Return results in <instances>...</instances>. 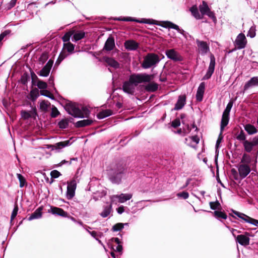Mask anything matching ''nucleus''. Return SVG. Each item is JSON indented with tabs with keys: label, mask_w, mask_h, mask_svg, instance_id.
I'll list each match as a JSON object with an SVG mask.
<instances>
[{
	"label": "nucleus",
	"mask_w": 258,
	"mask_h": 258,
	"mask_svg": "<svg viewBox=\"0 0 258 258\" xmlns=\"http://www.w3.org/2000/svg\"><path fill=\"white\" fill-rule=\"evenodd\" d=\"M158 85L154 82L149 83L145 86V89L148 92H153L157 90Z\"/></svg>",
	"instance_id": "473e14b6"
},
{
	"label": "nucleus",
	"mask_w": 258,
	"mask_h": 258,
	"mask_svg": "<svg viewBox=\"0 0 258 258\" xmlns=\"http://www.w3.org/2000/svg\"><path fill=\"white\" fill-rule=\"evenodd\" d=\"M117 212L119 214H121L124 211V207L123 206H121L120 207H119L117 209Z\"/></svg>",
	"instance_id": "338daca9"
},
{
	"label": "nucleus",
	"mask_w": 258,
	"mask_h": 258,
	"mask_svg": "<svg viewBox=\"0 0 258 258\" xmlns=\"http://www.w3.org/2000/svg\"><path fill=\"white\" fill-rule=\"evenodd\" d=\"M189 11L191 12L192 16L197 20H200L203 18L202 15L200 14L196 5L192 6L190 8Z\"/></svg>",
	"instance_id": "bb28decb"
},
{
	"label": "nucleus",
	"mask_w": 258,
	"mask_h": 258,
	"mask_svg": "<svg viewBox=\"0 0 258 258\" xmlns=\"http://www.w3.org/2000/svg\"><path fill=\"white\" fill-rule=\"evenodd\" d=\"M40 94L42 96H46L50 99H54L53 95L48 91L46 89L40 90Z\"/></svg>",
	"instance_id": "c03bdc74"
},
{
	"label": "nucleus",
	"mask_w": 258,
	"mask_h": 258,
	"mask_svg": "<svg viewBox=\"0 0 258 258\" xmlns=\"http://www.w3.org/2000/svg\"><path fill=\"white\" fill-rule=\"evenodd\" d=\"M125 48L128 50H135L138 49L139 44L133 40H127L124 44Z\"/></svg>",
	"instance_id": "5701e85b"
},
{
	"label": "nucleus",
	"mask_w": 258,
	"mask_h": 258,
	"mask_svg": "<svg viewBox=\"0 0 258 258\" xmlns=\"http://www.w3.org/2000/svg\"><path fill=\"white\" fill-rule=\"evenodd\" d=\"M243 146L245 150L247 152H250L252 150L254 144L252 142H250L248 141H245L243 143Z\"/></svg>",
	"instance_id": "e433bc0d"
},
{
	"label": "nucleus",
	"mask_w": 258,
	"mask_h": 258,
	"mask_svg": "<svg viewBox=\"0 0 258 258\" xmlns=\"http://www.w3.org/2000/svg\"><path fill=\"white\" fill-rule=\"evenodd\" d=\"M53 63V61L52 60H49L38 74L41 77H47L50 73Z\"/></svg>",
	"instance_id": "4468645a"
},
{
	"label": "nucleus",
	"mask_w": 258,
	"mask_h": 258,
	"mask_svg": "<svg viewBox=\"0 0 258 258\" xmlns=\"http://www.w3.org/2000/svg\"><path fill=\"white\" fill-rule=\"evenodd\" d=\"M232 105L233 103L232 102H229L227 105L225 109L223 114L229 115V113L232 107Z\"/></svg>",
	"instance_id": "09e8293b"
},
{
	"label": "nucleus",
	"mask_w": 258,
	"mask_h": 258,
	"mask_svg": "<svg viewBox=\"0 0 258 258\" xmlns=\"http://www.w3.org/2000/svg\"><path fill=\"white\" fill-rule=\"evenodd\" d=\"M118 21H123L126 22H136L139 23L149 24H156L155 21L153 19H142L141 20L136 19L132 17H123L118 18L115 19Z\"/></svg>",
	"instance_id": "6e6552de"
},
{
	"label": "nucleus",
	"mask_w": 258,
	"mask_h": 258,
	"mask_svg": "<svg viewBox=\"0 0 258 258\" xmlns=\"http://www.w3.org/2000/svg\"><path fill=\"white\" fill-rule=\"evenodd\" d=\"M190 139L191 140L192 142L195 143L196 144H198L199 143V138L196 135L191 136V137H190Z\"/></svg>",
	"instance_id": "e2e57ef3"
},
{
	"label": "nucleus",
	"mask_w": 258,
	"mask_h": 258,
	"mask_svg": "<svg viewBox=\"0 0 258 258\" xmlns=\"http://www.w3.org/2000/svg\"><path fill=\"white\" fill-rule=\"evenodd\" d=\"M31 76L32 79V82L33 85L35 84V81L36 80L37 81L39 80L36 75L33 72H31Z\"/></svg>",
	"instance_id": "680f3d73"
},
{
	"label": "nucleus",
	"mask_w": 258,
	"mask_h": 258,
	"mask_svg": "<svg viewBox=\"0 0 258 258\" xmlns=\"http://www.w3.org/2000/svg\"><path fill=\"white\" fill-rule=\"evenodd\" d=\"M66 109L70 114L74 117L84 118L88 117L90 114V111L87 107H83L81 109H80L75 105L72 103L67 104Z\"/></svg>",
	"instance_id": "7ed1b4c3"
},
{
	"label": "nucleus",
	"mask_w": 258,
	"mask_h": 258,
	"mask_svg": "<svg viewBox=\"0 0 258 258\" xmlns=\"http://www.w3.org/2000/svg\"><path fill=\"white\" fill-rule=\"evenodd\" d=\"M34 85H36L39 89H41V90L46 89L47 87V83L40 80H38L37 81V83Z\"/></svg>",
	"instance_id": "4c0bfd02"
},
{
	"label": "nucleus",
	"mask_w": 258,
	"mask_h": 258,
	"mask_svg": "<svg viewBox=\"0 0 258 258\" xmlns=\"http://www.w3.org/2000/svg\"><path fill=\"white\" fill-rule=\"evenodd\" d=\"M59 114V111L55 107H53L52 108V111L51 113V116L52 117H56Z\"/></svg>",
	"instance_id": "bf43d9fd"
},
{
	"label": "nucleus",
	"mask_w": 258,
	"mask_h": 258,
	"mask_svg": "<svg viewBox=\"0 0 258 258\" xmlns=\"http://www.w3.org/2000/svg\"><path fill=\"white\" fill-rule=\"evenodd\" d=\"M133 197L131 194H121L120 195H113L112 196V200L117 199L118 202L120 203H123L126 201L130 200Z\"/></svg>",
	"instance_id": "a211bd4d"
},
{
	"label": "nucleus",
	"mask_w": 258,
	"mask_h": 258,
	"mask_svg": "<svg viewBox=\"0 0 258 258\" xmlns=\"http://www.w3.org/2000/svg\"><path fill=\"white\" fill-rule=\"evenodd\" d=\"M75 45L71 42L64 43L63 48L62 51L60 52L57 61H61L64 59L68 54H67L66 52H68L69 54H72L74 52Z\"/></svg>",
	"instance_id": "39448f33"
},
{
	"label": "nucleus",
	"mask_w": 258,
	"mask_h": 258,
	"mask_svg": "<svg viewBox=\"0 0 258 258\" xmlns=\"http://www.w3.org/2000/svg\"><path fill=\"white\" fill-rule=\"evenodd\" d=\"M127 223H118L116 224H115L112 228V230L113 231H119L122 230L124 228V225H127Z\"/></svg>",
	"instance_id": "58836bf2"
},
{
	"label": "nucleus",
	"mask_w": 258,
	"mask_h": 258,
	"mask_svg": "<svg viewBox=\"0 0 258 258\" xmlns=\"http://www.w3.org/2000/svg\"><path fill=\"white\" fill-rule=\"evenodd\" d=\"M76 187V181L75 180L68 183L66 197L68 200L72 199L75 196Z\"/></svg>",
	"instance_id": "9b49d317"
},
{
	"label": "nucleus",
	"mask_w": 258,
	"mask_h": 258,
	"mask_svg": "<svg viewBox=\"0 0 258 258\" xmlns=\"http://www.w3.org/2000/svg\"><path fill=\"white\" fill-rule=\"evenodd\" d=\"M229 120V115L223 114L220 124V131L222 134L225 127L228 124Z\"/></svg>",
	"instance_id": "cd10ccee"
},
{
	"label": "nucleus",
	"mask_w": 258,
	"mask_h": 258,
	"mask_svg": "<svg viewBox=\"0 0 258 258\" xmlns=\"http://www.w3.org/2000/svg\"><path fill=\"white\" fill-rule=\"evenodd\" d=\"M222 139H223V137L222 136V134H221V133H220V135L218 137V139H217V140L216 141V152L217 151L219 147V145L221 143Z\"/></svg>",
	"instance_id": "052dcab7"
},
{
	"label": "nucleus",
	"mask_w": 258,
	"mask_h": 258,
	"mask_svg": "<svg viewBox=\"0 0 258 258\" xmlns=\"http://www.w3.org/2000/svg\"><path fill=\"white\" fill-rule=\"evenodd\" d=\"M210 206L211 209L216 210L219 209V207L220 206V204L217 201L215 202H211L210 203Z\"/></svg>",
	"instance_id": "3c124183"
},
{
	"label": "nucleus",
	"mask_w": 258,
	"mask_h": 258,
	"mask_svg": "<svg viewBox=\"0 0 258 258\" xmlns=\"http://www.w3.org/2000/svg\"><path fill=\"white\" fill-rule=\"evenodd\" d=\"M115 47L114 39L113 37H109L105 42L103 49L106 51H111Z\"/></svg>",
	"instance_id": "b1692460"
},
{
	"label": "nucleus",
	"mask_w": 258,
	"mask_h": 258,
	"mask_svg": "<svg viewBox=\"0 0 258 258\" xmlns=\"http://www.w3.org/2000/svg\"><path fill=\"white\" fill-rule=\"evenodd\" d=\"M153 79V75H149L146 73L132 74L130 76L128 80L123 83L122 89L124 92L127 94H133L135 87L139 84L149 83Z\"/></svg>",
	"instance_id": "f257e3e1"
},
{
	"label": "nucleus",
	"mask_w": 258,
	"mask_h": 258,
	"mask_svg": "<svg viewBox=\"0 0 258 258\" xmlns=\"http://www.w3.org/2000/svg\"><path fill=\"white\" fill-rule=\"evenodd\" d=\"M215 66V58L213 54L210 55V62L206 75L203 77V80H206L210 79L213 74Z\"/></svg>",
	"instance_id": "f8f14e48"
},
{
	"label": "nucleus",
	"mask_w": 258,
	"mask_h": 258,
	"mask_svg": "<svg viewBox=\"0 0 258 258\" xmlns=\"http://www.w3.org/2000/svg\"><path fill=\"white\" fill-rule=\"evenodd\" d=\"M248 37H250V38H253L255 36V27L251 26L247 34Z\"/></svg>",
	"instance_id": "de8ad7c7"
},
{
	"label": "nucleus",
	"mask_w": 258,
	"mask_h": 258,
	"mask_svg": "<svg viewBox=\"0 0 258 258\" xmlns=\"http://www.w3.org/2000/svg\"><path fill=\"white\" fill-rule=\"evenodd\" d=\"M39 96V91L37 88H34L30 91L29 93V99L32 101H35Z\"/></svg>",
	"instance_id": "c9c22d12"
},
{
	"label": "nucleus",
	"mask_w": 258,
	"mask_h": 258,
	"mask_svg": "<svg viewBox=\"0 0 258 258\" xmlns=\"http://www.w3.org/2000/svg\"><path fill=\"white\" fill-rule=\"evenodd\" d=\"M112 114V111L110 109L103 110L97 114L98 119H103Z\"/></svg>",
	"instance_id": "c85d7f7f"
},
{
	"label": "nucleus",
	"mask_w": 258,
	"mask_h": 258,
	"mask_svg": "<svg viewBox=\"0 0 258 258\" xmlns=\"http://www.w3.org/2000/svg\"><path fill=\"white\" fill-rule=\"evenodd\" d=\"M85 35V33L83 31H78L76 32L72 37V41L77 42L83 39Z\"/></svg>",
	"instance_id": "2f4dec72"
},
{
	"label": "nucleus",
	"mask_w": 258,
	"mask_h": 258,
	"mask_svg": "<svg viewBox=\"0 0 258 258\" xmlns=\"http://www.w3.org/2000/svg\"><path fill=\"white\" fill-rule=\"evenodd\" d=\"M17 1V0H11L10 1L9 6L11 8L14 7L15 6Z\"/></svg>",
	"instance_id": "774afa93"
},
{
	"label": "nucleus",
	"mask_w": 258,
	"mask_h": 258,
	"mask_svg": "<svg viewBox=\"0 0 258 258\" xmlns=\"http://www.w3.org/2000/svg\"><path fill=\"white\" fill-rule=\"evenodd\" d=\"M113 249H114V250L120 252H121L122 250V246L121 244H117V246H116L115 248H113Z\"/></svg>",
	"instance_id": "69168bd1"
},
{
	"label": "nucleus",
	"mask_w": 258,
	"mask_h": 258,
	"mask_svg": "<svg viewBox=\"0 0 258 258\" xmlns=\"http://www.w3.org/2000/svg\"><path fill=\"white\" fill-rule=\"evenodd\" d=\"M205 90V83L202 82L197 90L196 94V99L198 101L201 102L203 100V96Z\"/></svg>",
	"instance_id": "412c9836"
},
{
	"label": "nucleus",
	"mask_w": 258,
	"mask_h": 258,
	"mask_svg": "<svg viewBox=\"0 0 258 258\" xmlns=\"http://www.w3.org/2000/svg\"><path fill=\"white\" fill-rule=\"evenodd\" d=\"M112 211V205L111 204L103 206V211L100 213V215L103 218H106L109 215Z\"/></svg>",
	"instance_id": "c756f323"
},
{
	"label": "nucleus",
	"mask_w": 258,
	"mask_h": 258,
	"mask_svg": "<svg viewBox=\"0 0 258 258\" xmlns=\"http://www.w3.org/2000/svg\"><path fill=\"white\" fill-rule=\"evenodd\" d=\"M250 159L249 156L246 154H244L242 156V158L241 159V162L242 163H248L250 162Z\"/></svg>",
	"instance_id": "5fc2aeb1"
},
{
	"label": "nucleus",
	"mask_w": 258,
	"mask_h": 258,
	"mask_svg": "<svg viewBox=\"0 0 258 258\" xmlns=\"http://www.w3.org/2000/svg\"><path fill=\"white\" fill-rule=\"evenodd\" d=\"M247 40L244 34L241 33L239 34L234 42V45L237 49L244 48L246 45Z\"/></svg>",
	"instance_id": "1a4fd4ad"
},
{
	"label": "nucleus",
	"mask_w": 258,
	"mask_h": 258,
	"mask_svg": "<svg viewBox=\"0 0 258 258\" xmlns=\"http://www.w3.org/2000/svg\"><path fill=\"white\" fill-rule=\"evenodd\" d=\"M214 213L215 216L217 218H221L223 219H227V215L224 212L215 211H214Z\"/></svg>",
	"instance_id": "a19ab883"
},
{
	"label": "nucleus",
	"mask_w": 258,
	"mask_h": 258,
	"mask_svg": "<svg viewBox=\"0 0 258 258\" xmlns=\"http://www.w3.org/2000/svg\"><path fill=\"white\" fill-rule=\"evenodd\" d=\"M159 56L155 53H149L144 57L142 63V67L148 69L152 67H155L160 62Z\"/></svg>",
	"instance_id": "20e7f679"
},
{
	"label": "nucleus",
	"mask_w": 258,
	"mask_h": 258,
	"mask_svg": "<svg viewBox=\"0 0 258 258\" xmlns=\"http://www.w3.org/2000/svg\"><path fill=\"white\" fill-rule=\"evenodd\" d=\"M254 86H258V77H253L244 85L243 93L248 89Z\"/></svg>",
	"instance_id": "6ab92c4d"
},
{
	"label": "nucleus",
	"mask_w": 258,
	"mask_h": 258,
	"mask_svg": "<svg viewBox=\"0 0 258 258\" xmlns=\"http://www.w3.org/2000/svg\"><path fill=\"white\" fill-rule=\"evenodd\" d=\"M43 208L42 207H39L28 218L29 221L33 219H39L42 217V211Z\"/></svg>",
	"instance_id": "a878e982"
},
{
	"label": "nucleus",
	"mask_w": 258,
	"mask_h": 258,
	"mask_svg": "<svg viewBox=\"0 0 258 258\" xmlns=\"http://www.w3.org/2000/svg\"><path fill=\"white\" fill-rule=\"evenodd\" d=\"M50 103L48 101L43 100L40 103V109L43 111H46L48 108Z\"/></svg>",
	"instance_id": "ea45409f"
},
{
	"label": "nucleus",
	"mask_w": 258,
	"mask_h": 258,
	"mask_svg": "<svg viewBox=\"0 0 258 258\" xmlns=\"http://www.w3.org/2000/svg\"><path fill=\"white\" fill-rule=\"evenodd\" d=\"M163 27L175 29L177 30L178 33L181 34L184 37L186 38L187 33H186L183 29H180L178 25L172 22H166L165 23V25H164Z\"/></svg>",
	"instance_id": "aec40b11"
},
{
	"label": "nucleus",
	"mask_w": 258,
	"mask_h": 258,
	"mask_svg": "<svg viewBox=\"0 0 258 258\" xmlns=\"http://www.w3.org/2000/svg\"><path fill=\"white\" fill-rule=\"evenodd\" d=\"M59 128L61 129L66 128L69 125V121L67 119L61 120L58 123Z\"/></svg>",
	"instance_id": "37998d69"
},
{
	"label": "nucleus",
	"mask_w": 258,
	"mask_h": 258,
	"mask_svg": "<svg viewBox=\"0 0 258 258\" xmlns=\"http://www.w3.org/2000/svg\"><path fill=\"white\" fill-rule=\"evenodd\" d=\"M48 212L53 215H56L62 217H67L68 215V213L63 209L54 206H50V209L48 210Z\"/></svg>",
	"instance_id": "2eb2a0df"
},
{
	"label": "nucleus",
	"mask_w": 258,
	"mask_h": 258,
	"mask_svg": "<svg viewBox=\"0 0 258 258\" xmlns=\"http://www.w3.org/2000/svg\"><path fill=\"white\" fill-rule=\"evenodd\" d=\"M232 212L240 219L246 223H250L254 226L258 225V220L252 218L244 213L232 210Z\"/></svg>",
	"instance_id": "0eeeda50"
},
{
	"label": "nucleus",
	"mask_w": 258,
	"mask_h": 258,
	"mask_svg": "<svg viewBox=\"0 0 258 258\" xmlns=\"http://www.w3.org/2000/svg\"><path fill=\"white\" fill-rule=\"evenodd\" d=\"M237 139L240 141H246V136L243 131H241L238 135Z\"/></svg>",
	"instance_id": "6e6d98bb"
},
{
	"label": "nucleus",
	"mask_w": 258,
	"mask_h": 258,
	"mask_svg": "<svg viewBox=\"0 0 258 258\" xmlns=\"http://www.w3.org/2000/svg\"><path fill=\"white\" fill-rule=\"evenodd\" d=\"M18 206H16L14 207V208L12 211V214H11V221L15 219V218L16 217L17 213H18Z\"/></svg>",
	"instance_id": "4d7b16f0"
},
{
	"label": "nucleus",
	"mask_w": 258,
	"mask_h": 258,
	"mask_svg": "<svg viewBox=\"0 0 258 258\" xmlns=\"http://www.w3.org/2000/svg\"><path fill=\"white\" fill-rule=\"evenodd\" d=\"M246 235H239L236 237V241L240 245L243 246L248 245L249 244V238L248 237V233Z\"/></svg>",
	"instance_id": "4be33fe9"
},
{
	"label": "nucleus",
	"mask_w": 258,
	"mask_h": 258,
	"mask_svg": "<svg viewBox=\"0 0 258 258\" xmlns=\"http://www.w3.org/2000/svg\"><path fill=\"white\" fill-rule=\"evenodd\" d=\"M187 128V131H185V134H187V133H189L191 130V128H195V131H197V130H198L197 127L194 124L191 125L190 126L188 125Z\"/></svg>",
	"instance_id": "0e129e2a"
},
{
	"label": "nucleus",
	"mask_w": 258,
	"mask_h": 258,
	"mask_svg": "<svg viewBox=\"0 0 258 258\" xmlns=\"http://www.w3.org/2000/svg\"><path fill=\"white\" fill-rule=\"evenodd\" d=\"M186 99L185 95H179L178 97L177 102L175 104L174 110H179L181 109L186 103Z\"/></svg>",
	"instance_id": "dca6fc26"
},
{
	"label": "nucleus",
	"mask_w": 258,
	"mask_h": 258,
	"mask_svg": "<svg viewBox=\"0 0 258 258\" xmlns=\"http://www.w3.org/2000/svg\"><path fill=\"white\" fill-rule=\"evenodd\" d=\"M17 176L20 182V186L21 187H24L26 183L25 177L20 173H17Z\"/></svg>",
	"instance_id": "a18cd8bd"
},
{
	"label": "nucleus",
	"mask_w": 258,
	"mask_h": 258,
	"mask_svg": "<svg viewBox=\"0 0 258 258\" xmlns=\"http://www.w3.org/2000/svg\"><path fill=\"white\" fill-rule=\"evenodd\" d=\"M29 76L28 74L25 73L21 77V82L23 84L25 85L27 83L29 80Z\"/></svg>",
	"instance_id": "8fccbe9b"
},
{
	"label": "nucleus",
	"mask_w": 258,
	"mask_h": 258,
	"mask_svg": "<svg viewBox=\"0 0 258 258\" xmlns=\"http://www.w3.org/2000/svg\"><path fill=\"white\" fill-rule=\"evenodd\" d=\"M125 172L126 170L124 166L121 164H116L109 171V179L112 183L119 184L121 182Z\"/></svg>",
	"instance_id": "f03ea898"
},
{
	"label": "nucleus",
	"mask_w": 258,
	"mask_h": 258,
	"mask_svg": "<svg viewBox=\"0 0 258 258\" xmlns=\"http://www.w3.org/2000/svg\"><path fill=\"white\" fill-rule=\"evenodd\" d=\"M238 171L240 177L245 178L250 172V168L248 165L240 164L238 167Z\"/></svg>",
	"instance_id": "f3484780"
},
{
	"label": "nucleus",
	"mask_w": 258,
	"mask_h": 258,
	"mask_svg": "<svg viewBox=\"0 0 258 258\" xmlns=\"http://www.w3.org/2000/svg\"><path fill=\"white\" fill-rule=\"evenodd\" d=\"M199 10L203 17V15H206L214 21L216 20L214 13L211 11L206 2L203 1L202 5L199 6Z\"/></svg>",
	"instance_id": "423d86ee"
},
{
	"label": "nucleus",
	"mask_w": 258,
	"mask_h": 258,
	"mask_svg": "<svg viewBox=\"0 0 258 258\" xmlns=\"http://www.w3.org/2000/svg\"><path fill=\"white\" fill-rule=\"evenodd\" d=\"M177 196L178 198H182V199L185 200V199H187L188 198L189 194L186 191H183L181 192L178 193L177 194Z\"/></svg>",
	"instance_id": "603ef678"
},
{
	"label": "nucleus",
	"mask_w": 258,
	"mask_h": 258,
	"mask_svg": "<svg viewBox=\"0 0 258 258\" xmlns=\"http://www.w3.org/2000/svg\"><path fill=\"white\" fill-rule=\"evenodd\" d=\"M104 61L107 64V65L110 67H111L114 69H118L119 68V63L112 57H104Z\"/></svg>",
	"instance_id": "393cba45"
},
{
	"label": "nucleus",
	"mask_w": 258,
	"mask_h": 258,
	"mask_svg": "<svg viewBox=\"0 0 258 258\" xmlns=\"http://www.w3.org/2000/svg\"><path fill=\"white\" fill-rule=\"evenodd\" d=\"M31 113H34L35 115L37 114L35 108L32 111H27L26 110H22L21 111V117L24 119H28L31 117Z\"/></svg>",
	"instance_id": "f704fd0d"
},
{
	"label": "nucleus",
	"mask_w": 258,
	"mask_h": 258,
	"mask_svg": "<svg viewBox=\"0 0 258 258\" xmlns=\"http://www.w3.org/2000/svg\"><path fill=\"white\" fill-rule=\"evenodd\" d=\"M88 233L96 240H98V238H100L103 236V233L101 232H96L95 231H88Z\"/></svg>",
	"instance_id": "79ce46f5"
},
{
	"label": "nucleus",
	"mask_w": 258,
	"mask_h": 258,
	"mask_svg": "<svg viewBox=\"0 0 258 258\" xmlns=\"http://www.w3.org/2000/svg\"><path fill=\"white\" fill-rule=\"evenodd\" d=\"M244 130L248 135L255 134L257 132L256 128L252 124L248 123L244 125Z\"/></svg>",
	"instance_id": "7c9ffc66"
},
{
	"label": "nucleus",
	"mask_w": 258,
	"mask_h": 258,
	"mask_svg": "<svg viewBox=\"0 0 258 258\" xmlns=\"http://www.w3.org/2000/svg\"><path fill=\"white\" fill-rule=\"evenodd\" d=\"M196 43L198 47L199 53L201 55H204L210 51L209 46L206 42L197 39Z\"/></svg>",
	"instance_id": "ddd939ff"
},
{
	"label": "nucleus",
	"mask_w": 258,
	"mask_h": 258,
	"mask_svg": "<svg viewBox=\"0 0 258 258\" xmlns=\"http://www.w3.org/2000/svg\"><path fill=\"white\" fill-rule=\"evenodd\" d=\"M180 125V121L179 118L173 120L171 122V126L174 128L177 127Z\"/></svg>",
	"instance_id": "13d9d810"
},
{
	"label": "nucleus",
	"mask_w": 258,
	"mask_h": 258,
	"mask_svg": "<svg viewBox=\"0 0 258 258\" xmlns=\"http://www.w3.org/2000/svg\"><path fill=\"white\" fill-rule=\"evenodd\" d=\"M93 120L91 119H84L76 122V126L78 127H84L91 124Z\"/></svg>",
	"instance_id": "72a5a7b5"
},
{
	"label": "nucleus",
	"mask_w": 258,
	"mask_h": 258,
	"mask_svg": "<svg viewBox=\"0 0 258 258\" xmlns=\"http://www.w3.org/2000/svg\"><path fill=\"white\" fill-rule=\"evenodd\" d=\"M73 34V32L70 31L66 33L62 37V40L64 43L70 42V37Z\"/></svg>",
	"instance_id": "49530a36"
},
{
	"label": "nucleus",
	"mask_w": 258,
	"mask_h": 258,
	"mask_svg": "<svg viewBox=\"0 0 258 258\" xmlns=\"http://www.w3.org/2000/svg\"><path fill=\"white\" fill-rule=\"evenodd\" d=\"M165 54L168 58L174 61H180L182 60L183 58L181 55L174 49H167L165 51Z\"/></svg>",
	"instance_id": "9d476101"
},
{
	"label": "nucleus",
	"mask_w": 258,
	"mask_h": 258,
	"mask_svg": "<svg viewBox=\"0 0 258 258\" xmlns=\"http://www.w3.org/2000/svg\"><path fill=\"white\" fill-rule=\"evenodd\" d=\"M61 175V173L56 170H53L50 172V176L51 178H56Z\"/></svg>",
	"instance_id": "864d4df0"
}]
</instances>
